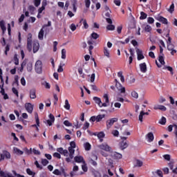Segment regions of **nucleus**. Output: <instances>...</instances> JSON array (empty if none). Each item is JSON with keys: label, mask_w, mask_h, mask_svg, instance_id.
I'll return each instance as SVG.
<instances>
[{"label": "nucleus", "mask_w": 177, "mask_h": 177, "mask_svg": "<svg viewBox=\"0 0 177 177\" xmlns=\"http://www.w3.org/2000/svg\"><path fill=\"white\" fill-rule=\"evenodd\" d=\"M35 120H36V123H37V125L38 127H39L40 125V121H39V117H38V113H35Z\"/></svg>", "instance_id": "obj_54"}, {"label": "nucleus", "mask_w": 177, "mask_h": 177, "mask_svg": "<svg viewBox=\"0 0 177 177\" xmlns=\"http://www.w3.org/2000/svg\"><path fill=\"white\" fill-rule=\"evenodd\" d=\"M92 158L89 160V163L91 164L93 166L96 167L97 163L95 160H97L98 157L96 155H92Z\"/></svg>", "instance_id": "obj_12"}, {"label": "nucleus", "mask_w": 177, "mask_h": 177, "mask_svg": "<svg viewBox=\"0 0 177 177\" xmlns=\"http://www.w3.org/2000/svg\"><path fill=\"white\" fill-rule=\"evenodd\" d=\"M93 175L95 176V177H100L101 175H100V172L97 171V170H93Z\"/></svg>", "instance_id": "obj_46"}, {"label": "nucleus", "mask_w": 177, "mask_h": 177, "mask_svg": "<svg viewBox=\"0 0 177 177\" xmlns=\"http://www.w3.org/2000/svg\"><path fill=\"white\" fill-rule=\"evenodd\" d=\"M13 151L15 153H16L18 156H21L24 154V151L18 149L17 147H14L13 148Z\"/></svg>", "instance_id": "obj_23"}, {"label": "nucleus", "mask_w": 177, "mask_h": 177, "mask_svg": "<svg viewBox=\"0 0 177 177\" xmlns=\"http://www.w3.org/2000/svg\"><path fill=\"white\" fill-rule=\"evenodd\" d=\"M117 122H118V118H113L110 120H106V129H110V128L113 125V124Z\"/></svg>", "instance_id": "obj_4"}, {"label": "nucleus", "mask_w": 177, "mask_h": 177, "mask_svg": "<svg viewBox=\"0 0 177 177\" xmlns=\"http://www.w3.org/2000/svg\"><path fill=\"white\" fill-rule=\"evenodd\" d=\"M146 139L147 142H151L154 140V135L152 132H149L148 134L146 136Z\"/></svg>", "instance_id": "obj_16"}, {"label": "nucleus", "mask_w": 177, "mask_h": 177, "mask_svg": "<svg viewBox=\"0 0 177 177\" xmlns=\"http://www.w3.org/2000/svg\"><path fill=\"white\" fill-rule=\"evenodd\" d=\"M147 22L149 24H153L155 22V19L153 17H149L147 18Z\"/></svg>", "instance_id": "obj_47"}, {"label": "nucleus", "mask_w": 177, "mask_h": 177, "mask_svg": "<svg viewBox=\"0 0 177 177\" xmlns=\"http://www.w3.org/2000/svg\"><path fill=\"white\" fill-rule=\"evenodd\" d=\"M39 44L38 41H34L32 43V51L33 53H37V52L39 50Z\"/></svg>", "instance_id": "obj_15"}, {"label": "nucleus", "mask_w": 177, "mask_h": 177, "mask_svg": "<svg viewBox=\"0 0 177 177\" xmlns=\"http://www.w3.org/2000/svg\"><path fill=\"white\" fill-rule=\"evenodd\" d=\"M3 154L8 160H10V158H11L10 152L7 150L3 151Z\"/></svg>", "instance_id": "obj_26"}, {"label": "nucleus", "mask_w": 177, "mask_h": 177, "mask_svg": "<svg viewBox=\"0 0 177 177\" xmlns=\"http://www.w3.org/2000/svg\"><path fill=\"white\" fill-rule=\"evenodd\" d=\"M26 173L29 175V176H32V177H35L36 175V173L35 171H32L30 169L28 168L26 169Z\"/></svg>", "instance_id": "obj_29"}, {"label": "nucleus", "mask_w": 177, "mask_h": 177, "mask_svg": "<svg viewBox=\"0 0 177 177\" xmlns=\"http://www.w3.org/2000/svg\"><path fill=\"white\" fill-rule=\"evenodd\" d=\"M41 85L44 86L46 89H50V84L46 81L41 82Z\"/></svg>", "instance_id": "obj_34"}, {"label": "nucleus", "mask_w": 177, "mask_h": 177, "mask_svg": "<svg viewBox=\"0 0 177 177\" xmlns=\"http://www.w3.org/2000/svg\"><path fill=\"white\" fill-rule=\"evenodd\" d=\"M145 115V111H140V115H139V120L142 122H143V116Z\"/></svg>", "instance_id": "obj_49"}, {"label": "nucleus", "mask_w": 177, "mask_h": 177, "mask_svg": "<svg viewBox=\"0 0 177 177\" xmlns=\"http://www.w3.org/2000/svg\"><path fill=\"white\" fill-rule=\"evenodd\" d=\"M158 61L160 62L161 65H165V61L164 55H160Z\"/></svg>", "instance_id": "obj_36"}, {"label": "nucleus", "mask_w": 177, "mask_h": 177, "mask_svg": "<svg viewBox=\"0 0 177 177\" xmlns=\"http://www.w3.org/2000/svg\"><path fill=\"white\" fill-rule=\"evenodd\" d=\"M105 134L103 131H100L97 133V137L100 139V141L102 142L103 141V138H104Z\"/></svg>", "instance_id": "obj_24"}, {"label": "nucleus", "mask_w": 177, "mask_h": 177, "mask_svg": "<svg viewBox=\"0 0 177 177\" xmlns=\"http://www.w3.org/2000/svg\"><path fill=\"white\" fill-rule=\"evenodd\" d=\"M140 68L142 73H145L147 72V66L146 62H142V64H140Z\"/></svg>", "instance_id": "obj_17"}, {"label": "nucleus", "mask_w": 177, "mask_h": 177, "mask_svg": "<svg viewBox=\"0 0 177 177\" xmlns=\"http://www.w3.org/2000/svg\"><path fill=\"white\" fill-rule=\"evenodd\" d=\"M74 160L77 163H83L85 164V160L82 156H75Z\"/></svg>", "instance_id": "obj_14"}, {"label": "nucleus", "mask_w": 177, "mask_h": 177, "mask_svg": "<svg viewBox=\"0 0 177 177\" xmlns=\"http://www.w3.org/2000/svg\"><path fill=\"white\" fill-rule=\"evenodd\" d=\"M66 49H64V48H63L62 50V59H66Z\"/></svg>", "instance_id": "obj_51"}, {"label": "nucleus", "mask_w": 177, "mask_h": 177, "mask_svg": "<svg viewBox=\"0 0 177 177\" xmlns=\"http://www.w3.org/2000/svg\"><path fill=\"white\" fill-rule=\"evenodd\" d=\"M24 151L27 155H30L32 153V148H30V149H28L27 147H25L24 149Z\"/></svg>", "instance_id": "obj_43"}, {"label": "nucleus", "mask_w": 177, "mask_h": 177, "mask_svg": "<svg viewBox=\"0 0 177 177\" xmlns=\"http://www.w3.org/2000/svg\"><path fill=\"white\" fill-rule=\"evenodd\" d=\"M115 83L117 89H118V91H120L121 93H125L126 88L120 84V82L117 79H115Z\"/></svg>", "instance_id": "obj_5"}, {"label": "nucleus", "mask_w": 177, "mask_h": 177, "mask_svg": "<svg viewBox=\"0 0 177 177\" xmlns=\"http://www.w3.org/2000/svg\"><path fill=\"white\" fill-rule=\"evenodd\" d=\"M28 10L30 12L31 15H33L35 11L36 10V8L34 7L33 6H30L28 7Z\"/></svg>", "instance_id": "obj_42"}, {"label": "nucleus", "mask_w": 177, "mask_h": 177, "mask_svg": "<svg viewBox=\"0 0 177 177\" xmlns=\"http://www.w3.org/2000/svg\"><path fill=\"white\" fill-rule=\"evenodd\" d=\"M136 163L134 165L135 167H142L143 165V162L142 160H140L137 159L136 160Z\"/></svg>", "instance_id": "obj_32"}, {"label": "nucleus", "mask_w": 177, "mask_h": 177, "mask_svg": "<svg viewBox=\"0 0 177 177\" xmlns=\"http://www.w3.org/2000/svg\"><path fill=\"white\" fill-rule=\"evenodd\" d=\"M0 27L1 28V30L3 31V34H4L7 30V28L5 26V21L3 20L0 21Z\"/></svg>", "instance_id": "obj_22"}, {"label": "nucleus", "mask_w": 177, "mask_h": 177, "mask_svg": "<svg viewBox=\"0 0 177 177\" xmlns=\"http://www.w3.org/2000/svg\"><path fill=\"white\" fill-rule=\"evenodd\" d=\"M136 53L138 61H141L145 59V56L143 55V52L142 50L136 48Z\"/></svg>", "instance_id": "obj_9"}, {"label": "nucleus", "mask_w": 177, "mask_h": 177, "mask_svg": "<svg viewBox=\"0 0 177 177\" xmlns=\"http://www.w3.org/2000/svg\"><path fill=\"white\" fill-rule=\"evenodd\" d=\"M12 174L17 177H25L23 175L18 174V173L15 170H12Z\"/></svg>", "instance_id": "obj_64"}, {"label": "nucleus", "mask_w": 177, "mask_h": 177, "mask_svg": "<svg viewBox=\"0 0 177 177\" xmlns=\"http://www.w3.org/2000/svg\"><path fill=\"white\" fill-rule=\"evenodd\" d=\"M129 145L127 141H122L120 142V148L121 150H124V149L127 148Z\"/></svg>", "instance_id": "obj_19"}, {"label": "nucleus", "mask_w": 177, "mask_h": 177, "mask_svg": "<svg viewBox=\"0 0 177 177\" xmlns=\"http://www.w3.org/2000/svg\"><path fill=\"white\" fill-rule=\"evenodd\" d=\"M27 71L28 72H32V62H29L27 63Z\"/></svg>", "instance_id": "obj_28"}, {"label": "nucleus", "mask_w": 177, "mask_h": 177, "mask_svg": "<svg viewBox=\"0 0 177 177\" xmlns=\"http://www.w3.org/2000/svg\"><path fill=\"white\" fill-rule=\"evenodd\" d=\"M163 158H165V160L167 161H170L171 160V156L169 154H166L163 156Z\"/></svg>", "instance_id": "obj_60"}, {"label": "nucleus", "mask_w": 177, "mask_h": 177, "mask_svg": "<svg viewBox=\"0 0 177 177\" xmlns=\"http://www.w3.org/2000/svg\"><path fill=\"white\" fill-rule=\"evenodd\" d=\"M50 120H47L46 122L48 125L53 126V124L55 122V116L53 115V113H50L49 115Z\"/></svg>", "instance_id": "obj_13"}, {"label": "nucleus", "mask_w": 177, "mask_h": 177, "mask_svg": "<svg viewBox=\"0 0 177 177\" xmlns=\"http://www.w3.org/2000/svg\"><path fill=\"white\" fill-rule=\"evenodd\" d=\"M71 147L72 149H75L76 147V144L75 141H71L70 142V147Z\"/></svg>", "instance_id": "obj_61"}, {"label": "nucleus", "mask_w": 177, "mask_h": 177, "mask_svg": "<svg viewBox=\"0 0 177 177\" xmlns=\"http://www.w3.org/2000/svg\"><path fill=\"white\" fill-rule=\"evenodd\" d=\"M84 147L86 151H90L91 149V145L90 144V142H87L84 145Z\"/></svg>", "instance_id": "obj_38"}, {"label": "nucleus", "mask_w": 177, "mask_h": 177, "mask_svg": "<svg viewBox=\"0 0 177 177\" xmlns=\"http://www.w3.org/2000/svg\"><path fill=\"white\" fill-rule=\"evenodd\" d=\"M104 53L105 56H106L107 57H110V51L106 47L104 48Z\"/></svg>", "instance_id": "obj_48"}, {"label": "nucleus", "mask_w": 177, "mask_h": 177, "mask_svg": "<svg viewBox=\"0 0 177 177\" xmlns=\"http://www.w3.org/2000/svg\"><path fill=\"white\" fill-rule=\"evenodd\" d=\"M156 20L162 23V24L167 25L168 24V21L167 18H165L162 16H158L155 17Z\"/></svg>", "instance_id": "obj_10"}, {"label": "nucleus", "mask_w": 177, "mask_h": 177, "mask_svg": "<svg viewBox=\"0 0 177 177\" xmlns=\"http://www.w3.org/2000/svg\"><path fill=\"white\" fill-rule=\"evenodd\" d=\"M68 151L69 152L68 156L65 158L66 162L69 163L72 162L73 158H74V154L75 150L72 147H68Z\"/></svg>", "instance_id": "obj_2"}, {"label": "nucleus", "mask_w": 177, "mask_h": 177, "mask_svg": "<svg viewBox=\"0 0 177 177\" xmlns=\"http://www.w3.org/2000/svg\"><path fill=\"white\" fill-rule=\"evenodd\" d=\"M44 37V28L40 29V31L39 32L38 37L40 41H43Z\"/></svg>", "instance_id": "obj_21"}, {"label": "nucleus", "mask_w": 177, "mask_h": 177, "mask_svg": "<svg viewBox=\"0 0 177 177\" xmlns=\"http://www.w3.org/2000/svg\"><path fill=\"white\" fill-rule=\"evenodd\" d=\"M90 127V123L88 122H86L84 127H83V130L86 131Z\"/></svg>", "instance_id": "obj_53"}, {"label": "nucleus", "mask_w": 177, "mask_h": 177, "mask_svg": "<svg viewBox=\"0 0 177 177\" xmlns=\"http://www.w3.org/2000/svg\"><path fill=\"white\" fill-rule=\"evenodd\" d=\"M46 6V2L45 1V5L44 3L42 2V6L38 10L39 14H41L44 10H45V6Z\"/></svg>", "instance_id": "obj_35"}, {"label": "nucleus", "mask_w": 177, "mask_h": 177, "mask_svg": "<svg viewBox=\"0 0 177 177\" xmlns=\"http://www.w3.org/2000/svg\"><path fill=\"white\" fill-rule=\"evenodd\" d=\"M93 100L95 101V104H97L100 107L108 106V104H106V103H103V104L102 103V100L100 99V97H94Z\"/></svg>", "instance_id": "obj_6"}, {"label": "nucleus", "mask_w": 177, "mask_h": 177, "mask_svg": "<svg viewBox=\"0 0 177 177\" xmlns=\"http://www.w3.org/2000/svg\"><path fill=\"white\" fill-rule=\"evenodd\" d=\"M99 148L101 150L105 151L106 152L111 151V147H110V146H109L107 144H102L99 146Z\"/></svg>", "instance_id": "obj_7"}, {"label": "nucleus", "mask_w": 177, "mask_h": 177, "mask_svg": "<svg viewBox=\"0 0 177 177\" xmlns=\"http://www.w3.org/2000/svg\"><path fill=\"white\" fill-rule=\"evenodd\" d=\"M91 36L93 39H97V38L100 37V35H98V33L95 32H92Z\"/></svg>", "instance_id": "obj_40"}, {"label": "nucleus", "mask_w": 177, "mask_h": 177, "mask_svg": "<svg viewBox=\"0 0 177 177\" xmlns=\"http://www.w3.org/2000/svg\"><path fill=\"white\" fill-rule=\"evenodd\" d=\"M64 124L66 127H72L73 126V123L70 122L68 120H65L64 122Z\"/></svg>", "instance_id": "obj_57"}, {"label": "nucleus", "mask_w": 177, "mask_h": 177, "mask_svg": "<svg viewBox=\"0 0 177 177\" xmlns=\"http://www.w3.org/2000/svg\"><path fill=\"white\" fill-rule=\"evenodd\" d=\"M35 70L37 74H41L43 72V62L41 60H37L35 62Z\"/></svg>", "instance_id": "obj_1"}, {"label": "nucleus", "mask_w": 177, "mask_h": 177, "mask_svg": "<svg viewBox=\"0 0 177 177\" xmlns=\"http://www.w3.org/2000/svg\"><path fill=\"white\" fill-rule=\"evenodd\" d=\"M53 174L56 175V176H60L62 175V171L57 169H55L53 171Z\"/></svg>", "instance_id": "obj_50"}, {"label": "nucleus", "mask_w": 177, "mask_h": 177, "mask_svg": "<svg viewBox=\"0 0 177 177\" xmlns=\"http://www.w3.org/2000/svg\"><path fill=\"white\" fill-rule=\"evenodd\" d=\"M115 26L112 25V24H110L106 26V30L109 31H113L115 30Z\"/></svg>", "instance_id": "obj_33"}, {"label": "nucleus", "mask_w": 177, "mask_h": 177, "mask_svg": "<svg viewBox=\"0 0 177 177\" xmlns=\"http://www.w3.org/2000/svg\"><path fill=\"white\" fill-rule=\"evenodd\" d=\"M57 151L58 153H59V154L61 155H63L64 156H68V151L67 149H64L63 147H59V148H57Z\"/></svg>", "instance_id": "obj_11"}, {"label": "nucleus", "mask_w": 177, "mask_h": 177, "mask_svg": "<svg viewBox=\"0 0 177 177\" xmlns=\"http://www.w3.org/2000/svg\"><path fill=\"white\" fill-rule=\"evenodd\" d=\"M142 28H144L145 32H149L151 33V32L152 31V27L149 25H143Z\"/></svg>", "instance_id": "obj_20"}, {"label": "nucleus", "mask_w": 177, "mask_h": 177, "mask_svg": "<svg viewBox=\"0 0 177 177\" xmlns=\"http://www.w3.org/2000/svg\"><path fill=\"white\" fill-rule=\"evenodd\" d=\"M113 3H115V5L116 6H120L121 1L120 0H113Z\"/></svg>", "instance_id": "obj_63"}, {"label": "nucleus", "mask_w": 177, "mask_h": 177, "mask_svg": "<svg viewBox=\"0 0 177 177\" xmlns=\"http://www.w3.org/2000/svg\"><path fill=\"white\" fill-rule=\"evenodd\" d=\"M32 33L31 32H29L28 35V38H27V49L29 52H31L32 51Z\"/></svg>", "instance_id": "obj_3"}, {"label": "nucleus", "mask_w": 177, "mask_h": 177, "mask_svg": "<svg viewBox=\"0 0 177 177\" xmlns=\"http://www.w3.org/2000/svg\"><path fill=\"white\" fill-rule=\"evenodd\" d=\"M118 77L120 78V81L124 83L125 82L124 77L122 75V71H119L118 73Z\"/></svg>", "instance_id": "obj_31"}, {"label": "nucleus", "mask_w": 177, "mask_h": 177, "mask_svg": "<svg viewBox=\"0 0 177 177\" xmlns=\"http://www.w3.org/2000/svg\"><path fill=\"white\" fill-rule=\"evenodd\" d=\"M25 109L27 111L28 113L31 114L33 112L34 110V105L30 104V102L25 104Z\"/></svg>", "instance_id": "obj_8"}, {"label": "nucleus", "mask_w": 177, "mask_h": 177, "mask_svg": "<svg viewBox=\"0 0 177 177\" xmlns=\"http://www.w3.org/2000/svg\"><path fill=\"white\" fill-rule=\"evenodd\" d=\"M14 64L17 66L19 64V59L17 58V55H15L14 56Z\"/></svg>", "instance_id": "obj_56"}, {"label": "nucleus", "mask_w": 177, "mask_h": 177, "mask_svg": "<svg viewBox=\"0 0 177 177\" xmlns=\"http://www.w3.org/2000/svg\"><path fill=\"white\" fill-rule=\"evenodd\" d=\"M84 2H85L86 8H89L91 3V0H85Z\"/></svg>", "instance_id": "obj_55"}, {"label": "nucleus", "mask_w": 177, "mask_h": 177, "mask_svg": "<svg viewBox=\"0 0 177 177\" xmlns=\"http://www.w3.org/2000/svg\"><path fill=\"white\" fill-rule=\"evenodd\" d=\"M103 97L105 99V104H107V106L110 105V100L109 95L107 94H105Z\"/></svg>", "instance_id": "obj_37"}, {"label": "nucleus", "mask_w": 177, "mask_h": 177, "mask_svg": "<svg viewBox=\"0 0 177 177\" xmlns=\"http://www.w3.org/2000/svg\"><path fill=\"white\" fill-rule=\"evenodd\" d=\"M106 117V115L103 114V115H97L96 118V122H100L102 121V120L103 118H104Z\"/></svg>", "instance_id": "obj_25"}, {"label": "nucleus", "mask_w": 177, "mask_h": 177, "mask_svg": "<svg viewBox=\"0 0 177 177\" xmlns=\"http://www.w3.org/2000/svg\"><path fill=\"white\" fill-rule=\"evenodd\" d=\"M112 134H113V136H115V137H118L119 135H120V132H119V131H118V130H113V131H112Z\"/></svg>", "instance_id": "obj_59"}, {"label": "nucleus", "mask_w": 177, "mask_h": 177, "mask_svg": "<svg viewBox=\"0 0 177 177\" xmlns=\"http://www.w3.org/2000/svg\"><path fill=\"white\" fill-rule=\"evenodd\" d=\"M30 99L37 98V90L35 88H32L30 90Z\"/></svg>", "instance_id": "obj_18"}, {"label": "nucleus", "mask_w": 177, "mask_h": 177, "mask_svg": "<svg viewBox=\"0 0 177 177\" xmlns=\"http://www.w3.org/2000/svg\"><path fill=\"white\" fill-rule=\"evenodd\" d=\"M140 15H141L140 17V20H145V19L147 18V15L145 12H141Z\"/></svg>", "instance_id": "obj_39"}, {"label": "nucleus", "mask_w": 177, "mask_h": 177, "mask_svg": "<svg viewBox=\"0 0 177 177\" xmlns=\"http://www.w3.org/2000/svg\"><path fill=\"white\" fill-rule=\"evenodd\" d=\"M159 123L161 125H165L167 123V118H165V117H162L159 121Z\"/></svg>", "instance_id": "obj_41"}, {"label": "nucleus", "mask_w": 177, "mask_h": 177, "mask_svg": "<svg viewBox=\"0 0 177 177\" xmlns=\"http://www.w3.org/2000/svg\"><path fill=\"white\" fill-rule=\"evenodd\" d=\"M41 163L43 166H46L49 163V161L47 159L42 158L41 160Z\"/></svg>", "instance_id": "obj_45"}, {"label": "nucleus", "mask_w": 177, "mask_h": 177, "mask_svg": "<svg viewBox=\"0 0 177 177\" xmlns=\"http://www.w3.org/2000/svg\"><path fill=\"white\" fill-rule=\"evenodd\" d=\"M131 96L136 99H137L138 97V92L136 91H133L131 92Z\"/></svg>", "instance_id": "obj_52"}, {"label": "nucleus", "mask_w": 177, "mask_h": 177, "mask_svg": "<svg viewBox=\"0 0 177 177\" xmlns=\"http://www.w3.org/2000/svg\"><path fill=\"white\" fill-rule=\"evenodd\" d=\"M113 156V158H115V160H120L122 157V156L118 152H115Z\"/></svg>", "instance_id": "obj_30"}, {"label": "nucleus", "mask_w": 177, "mask_h": 177, "mask_svg": "<svg viewBox=\"0 0 177 177\" xmlns=\"http://www.w3.org/2000/svg\"><path fill=\"white\" fill-rule=\"evenodd\" d=\"M162 70H167L168 71L170 72L171 75H174V69L171 66H164L162 68Z\"/></svg>", "instance_id": "obj_27"}, {"label": "nucleus", "mask_w": 177, "mask_h": 177, "mask_svg": "<svg viewBox=\"0 0 177 177\" xmlns=\"http://www.w3.org/2000/svg\"><path fill=\"white\" fill-rule=\"evenodd\" d=\"M12 93H13L15 95H16L17 97H19V92H18V91L17 90L16 88L13 87L12 89Z\"/></svg>", "instance_id": "obj_62"}, {"label": "nucleus", "mask_w": 177, "mask_h": 177, "mask_svg": "<svg viewBox=\"0 0 177 177\" xmlns=\"http://www.w3.org/2000/svg\"><path fill=\"white\" fill-rule=\"evenodd\" d=\"M167 49H168L169 51H171L173 49H174V46L172 45L171 43H170V44H167Z\"/></svg>", "instance_id": "obj_58"}, {"label": "nucleus", "mask_w": 177, "mask_h": 177, "mask_svg": "<svg viewBox=\"0 0 177 177\" xmlns=\"http://www.w3.org/2000/svg\"><path fill=\"white\" fill-rule=\"evenodd\" d=\"M64 108H65L66 110H70V109H71V105H70V104H69L68 100H65V106H64Z\"/></svg>", "instance_id": "obj_44"}]
</instances>
